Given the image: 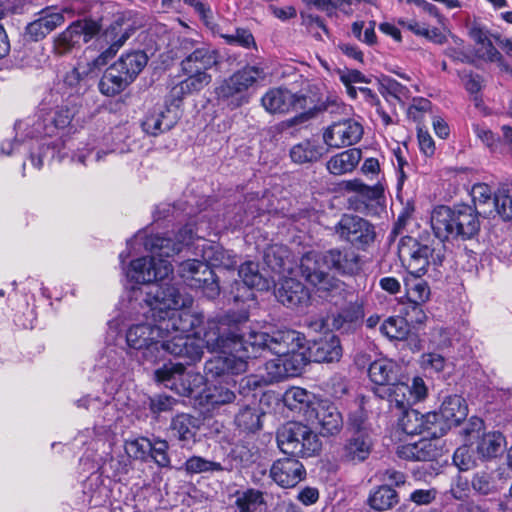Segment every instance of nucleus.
<instances>
[{
  "mask_svg": "<svg viewBox=\"0 0 512 512\" xmlns=\"http://www.w3.org/2000/svg\"><path fill=\"white\" fill-rule=\"evenodd\" d=\"M145 321L131 325L126 332L130 348L141 351L143 358L156 362L164 352L183 358L186 364L200 361L201 338L195 331L202 323V313L189 308L193 298L181 294L173 285H152L146 291Z\"/></svg>",
  "mask_w": 512,
  "mask_h": 512,
  "instance_id": "1",
  "label": "nucleus"
},
{
  "mask_svg": "<svg viewBox=\"0 0 512 512\" xmlns=\"http://www.w3.org/2000/svg\"><path fill=\"white\" fill-rule=\"evenodd\" d=\"M248 319L246 312H233L208 322L202 345L219 353L206 362L208 375L241 374L247 370V360L256 357L259 351L267 349L274 354L273 346L278 344L274 339L285 330L275 331L272 335L259 332L248 325Z\"/></svg>",
  "mask_w": 512,
  "mask_h": 512,
  "instance_id": "2",
  "label": "nucleus"
},
{
  "mask_svg": "<svg viewBox=\"0 0 512 512\" xmlns=\"http://www.w3.org/2000/svg\"><path fill=\"white\" fill-rule=\"evenodd\" d=\"M194 222L190 221L172 237L159 235L146 237L144 247L151 253L150 256L133 260L126 272L128 279L138 284H151L169 277L173 266L169 258L178 254L183 247L189 246L195 237L197 245L195 254L200 255L208 267L233 269L236 266V255L225 250L219 244L204 239L206 233L202 225L197 226L194 232Z\"/></svg>",
  "mask_w": 512,
  "mask_h": 512,
  "instance_id": "3",
  "label": "nucleus"
},
{
  "mask_svg": "<svg viewBox=\"0 0 512 512\" xmlns=\"http://www.w3.org/2000/svg\"><path fill=\"white\" fill-rule=\"evenodd\" d=\"M324 267L336 270L339 274L350 275L352 273V261L347 253L340 250H330L324 254L309 251L300 260L302 277L310 284L320 296L334 290H339L341 282L324 271Z\"/></svg>",
  "mask_w": 512,
  "mask_h": 512,
  "instance_id": "4",
  "label": "nucleus"
},
{
  "mask_svg": "<svg viewBox=\"0 0 512 512\" xmlns=\"http://www.w3.org/2000/svg\"><path fill=\"white\" fill-rule=\"evenodd\" d=\"M430 223L435 236L443 243L449 239H473L481 226L477 209L468 204L438 205L431 212Z\"/></svg>",
  "mask_w": 512,
  "mask_h": 512,
  "instance_id": "5",
  "label": "nucleus"
},
{
  "mask_svg": "<svg viewBox=\"0 0 512 512\" xmlns=\"http://www.w3.org/2000/svg\"><path fill=\"white\" fill-rule=\"evenodd\" d=\"M220 63V55L216 49L201 44L193 49L182 61L181 71L186 76L172 87L171 96L181 101L185 96L199 93L212 81L208 72Z\"/></svg>",
  "mask_w": 512,
  "mask_h": 512,
  "instance_id": "6",
  "label": "nucleus"
},
{
  "mask_svg": "<svg viewBox=\"0 0 512 512\" xmlns=\"http://www.w3.org/2000/svg\"><path fill=\"white\" fill-rule=\"evenodd\" d=\"M76 114V107L68 103L48 109L43 104L38 113L16 123L17 132L31 131L28 135L31 138L41 136H56L60 131L65 130Z\"/></svg>",
  "mask_w": 512,
  "mask_h": 512,
  "instance_id": "7",
  "label": "nucleus"
},
{
  "mask_svg": "<svg viewBox=\"0 0 512 512\" xmlns=\"http://www.w3.org/2000/svg\"><path fill=\"white\" fill-rule=\"evenodd\" d=\"M266 72L262 67L247 65L234 72L217 88L216 95L220 101L226 102L233 108L248 102L246 92L266 79Z\"/></svg>",
  "mask_w": 512,
  "mask_h": 512,
  "instance_id": "8",
  "label": "nucleus"
},
{
  "mask_svg": "<svg viewBox=\"0 0 512 512\" xmlns=\"http://www.w3.org/2000/svg\"><path fill=\"white\" fill-rule=\"evenodd\" d=\"M279 449L293 456L312 457L321 450V441L311 428L300 422H288L277 431Z\"/></svg>",
  "mask_w": 512,
  "mask_h": 512,
  "instance_id": "9",
  "label": "nucleus"
},
{
  "mask_svg": "<svg viewBox=\"0 0 512 512\" xmlns=\"http://www.w3.org/2000/svg\"><path fill=\"white\" fill-rule=\"evenodd\" d=\"M399 249L400 253L407 252L409 255L408 274L416 276L425 275L431 263L434 266H442L445 260L446 247L441 240L430 246L411 236H405L400 240Z\"/></svg>",
  "mask_w": 512,
  "mask_h": 512,
  "instance_id": "10",
  "label": "nucleus"
},
{
  "mask_svg": "<svg viewBox=\"0 0 512 512\" xmlns=\"http://www.w3.org/2000/svg\"><path fill=\"white\" fill-rule=\"evenodd\" d=\"M304 340V337L294 330H285L274 339L278 343L273 346L274 354L281 356L289 377L300 374L310 361L304 349Z\"/></svg>",
  "mask_w": 512,
  "mask_h": 512,
  "instance_id": "11",
  "label": "nucleus"
},
{
  "mask_svg": "<svg viewBox=\"0 0 512 512\" xmlns=\"http://www.w3.org/2000/svg\"><path fill=\"white\" fill-rule=\"evenodd\" d=\"M155 377L165 387L182 396H191L204 381L200 373L186 371L182 363H168L156 370Z\"/></svg>",
  "mask_w": 512,
  "mask_h": 512,
  "instance_id": "12",
  "label": "nucleus"
},
{
  "mask_svg": "<svg viewBox=\"0 0 512 512\" xmlns=\"http://www.w3.org/2000/svg\"><path fill=\"white\" fill-rule=\"evenodd\" d=\"M178 274L189 287L202 289L206 297L214 299L219 295L220 287L215 274L203 259L182 262L179 265Z\"/></svg>",
  "mask_w": 512,
  "mask_h": 512,
  "instance_id": "13",
  "label": "nucleus"
},
{
  "mask_svg": "<svg viewBox=\"0 0 512 512\" xmlns=\"http://www.w3.org/2000/svg\"><path fill=\"white\" fill-rule=\"evenodd\" d=\"M129 38L127 32H122L120 24L115 23L110 26L102 35L98 36L99 43L109 44V47L104 49L97 57L88 61L86 64L80 63L75 71L80 75H95L97 72L107 64L108 60L113 58L120 47Z\"/></svg>",
  "mask_w": 512,
  "mask_h": 512,
  "instance_id": "14",
  "label": "nucleus"
},
{
  "mask_svg": "<svg viewBox=\"0 0 512 512\" xmlns=\"http://www.w3.org/2000/svg\"><path fill=\"white\" fill-rule=\"evenodd\" d=\"M101 30L99 22L92 19L77 20L70 24L54 41L55 51L62 55L87 43L98 36Z\"/></svg>",
  "mask_w": 512,
  "mask_h": 512,
  "instance_id": "15",
  "label": "nucleus"
},
{
  "mask_svg": "<svg viewBox=\"0 0 512 512\" xmlns=\"http://www.w3.org/2000/svg\"><path fill=\"white\" fill-rule=\"evenodd\" d=\"M261 104L270 114H287L305 109L307 97L284 87H273L262 96Z\"/></svg>",
  "mask_w": 512,
  "mask_h": 512,
  "instance_id": "16",
  "label": "nucleus"
},
{
  "mask_svg": "<svg viewBox=\"0 0 512 512\" xmlns=\"http://www.w3.org/2000/svg\"><path fill=\"white\" fill-rule=\"evenodd\" d=\"M207 378L212 381L201 393V403L215 409L234 402L236 382L232 379L233 373H225L218 377H211L205 370Z\"/></svg>",
  "mask_w": 512,
  "mask_h": 512,
  "instance_id": "17",
  "label": "nucleus"
},
{
  "mask_svg": "<svg viewBox=\"0 0 512 512\" xmlns=\"http://www.w3.org/2000/svg\"><path fill=\"white\" fill-rule=\"evenodd\" d=\"M384 199V186L381 183L370 186L354 178V212L377 216Z\"/></svg>",
  "mask_w": 512,
  "mask_h": 512,
  "instance_id": "18",
  "label": "nucleus"
},
{
  "mask_svg": "<svg viewBox=\"0 0 512 512\" xmlns=\"http://www.w3.org/2000/svg\"><path fill=\"white\" fill-rule=\"evenodd\" d=\"M308 411L307 421L318 426L323 436L334 435L341 430L342 416L337 407L329 400L319 399L312 410Z\"/></svg>",
  "mask_w": 512,
  "mask_h": 512,
  "instance_id": "19",
  "label": "nucleus"
},
{
  "mask_svg": "<svg viewBox=\"0 0 512 512\" xmlns=\"http://www.w3.org/2000/svg\"><path fill=\"white\" fill-rule=\"evenodd\" d=\"M271 479L281 488H293L306 477L304 465L294 457H285L273 462Z\"/></svg>",
  "mask_w": 512,
  "mask_h": 512,
  "instance_id": "20",
  "label": "nucleus"
},
{
  "mask_svg": "<svg viewBox=\"0 0 512 512\" xmlns=\"http://www.w3.org/2000/svg\"><path fill=\"white\" fill-rule=\"evenodd\" d=\"M359 407L361 413L358 419L354 418V460H366L373 448V439L371 429L365 424L368 412L365 408L367 398L363 395H358Z\"/></svg>",
  "mask_w": 512,
  "mask_h": 512,
  "instance_id": "21",
  "label": "nucleus"
},
{
  "mask_svg": "<svg viewBox=\"0 0 512 512\" xmlns=\"http://www.w3.org/2000/svg\"><path fill=\"white\" fill-rule=\"evenodd\" d=\"M178 111L169 107L154 108L142 121L143 130L152 136H157L170 130L177 123Z\"/></svg>",
  "mask_w": 512,
  "mask_h": 512,
  "instance_id": "22",
  "label": "nucleus"
},
{
  "mask_svg": "<svg viewBox=\"0 0 512 512\" xmlns=\"http://www.w3.org/2000/svg\"><path fill=\"white\" fill-rule=\"evenodd\" d=\"M275 295L279 302L290 308L306 305L310 299L306 287L294 278H284Z\"/></svg>",
  "mask_w": 512,
  "mask_h": 512,
  "instance_id": "23",
  "label": "nucleus"
},
{
  "mask_svg": "<svg viewBox=\"0 0 512 512\" xmlns=\"http://www.w3.org/2000/svg\"><path fill=\"white\" fill-rule=\"evenodd\" d=\"M432 438L423 437L418 442L408 443L398 447L400 458L414 461H433L440 456V450Z\"/></svg>",
  "mask_w": 512,
  "mask_h": 512,
  "instance_id": "24",
  "label": "nucleus"
},
{
  "mask_svg": "<svg viewBox=\"0 0 512 512\" xmlns=\"http://www.w3.org/2000/svg\"><path fill=\"white\" fill-rule=\"evenodd\" d=\"M401 367L393 360L381 358L374 360L367 369L371 382L380 386H390L400 379Z\"/></svg>",
  "mask_w": 512,
  "mask_h": 512,
  "instance_id": "25",
  "label": "nucleus"
},
{
  "mask_svg": "<svg viewBox=\"0 0 512 512\" xmlns=\"http://www.w3.org/2000/svg\"><path fill=\"white\" fill-rule=\"evenodd\" d=\"M65 21L60 12H42L40 16L26 26V35L33 41L45 38Z\"/></svg>",
  "mask_w": 512,
  "mask_h": 512,
  "instance_id": "26",
  "label": "nucleus"
},
{
  "mask_svg": "<svg viewBox=\"0 0 512 512\" xmlns=\"http://www.w3.org/2000/svg\"><path fill=\"white\" fill-rule=\"evenodd\" d=\"M238 275L248 289H246V295L236 294L234 296L235 301L252 297L253 294L249 291L250 288H256L260 291L270 288V281L260 273L258 264L253 261L243 263L239 268Z\"/></svg>",
  "mask_w": 512,
  "mask_h": 512,
  "instance_id": "27",
  "label": "nucleus"
},
{
  "mask_svg": "<svg viewBox=\"0 0 512 512\" xmlns=\"http://www.w3.org/2000/svg\"><path fill=\"white\" fill-rule=\"evenodd\" d=\"M169 429L172 436L178 439L184 447L191 442H195L199 421L189 414L180 413L172 418Z\"/></svg>",
  "mask_w": 512,
  "mask_h": 512,
  "instance_id": "28",
  "label": "nucleus"
},
{
  "mask_svg": "<svg viewBox=\"0 0 512 512\" xmlns=\"http://www.w3.org/2000/svg\"><path fill=\"white\" fill-rule=\"evenodd\" d=\"M307 354L310 361L318 363L338 360L341 356L339 340L332 335L329 339L314 341L308 347Z\"/></svg>",
  "mask_w": 512,
  "mask_h": 512,
  "instance_id": "29",
  "label": "nucleus"
},
{
  "mask_svg": "<svg viewBox=\"0 0 512 512\" xmlns=\"http://www.w3.org/2000/svg\"><path fill=\"white\" fill-rule=\"evenodd\" d=\"M318 400L313 393L301 387H291L283 395L285 406L292 411L302 413L306 419L309 414L308 410H312Z\"/></svg>",
  "mask_w": 512,
  "mask_h": 512,
  "instance_id": "30",
  "label": "nucleus"
},
{
  "mask_svg": "<svg viewBox=\"0 0 512 512\" xmlns=\"http://www.w3.org/2000/svg\"><path fill=\"white\" fill-rule=\"evenodd\" d=\"M438 411L451 429L467 417L468 407L462 396L449 395L444 398Z\"/></svg>",
  "mask_w": 512,
  "mask_h": 512,
  "instance_id": "31",
  "label": "nucleus"
},
{
  "mask_svg": "<svg viewBox=\"0 0 512 512\" xmlns=\"http://www.w3.org/2000/svg\"><path fill=\"white\" fill-rule=\"evenodd\" d=\"M147 61L144 52L136 51L122 55L114 66L132 83L147 65Z\"/></svg>",
  "mask_w": 512,
  "mask_h": 512,
  "instance_id": "32",
  "label": "nucleus"
},
{
  "mask_svg": "<svg viewBox=\"0 0 512 512\" xmlns=\"http://www.w3.org/2000/svg\"><path fill=\"white\" fill-rule=\"evenodd\" d=\"M130 84V81L112 64L100 79L99 90L103 95L115 96Z\"/></svg>",
  "mask_w": 512,
  "mask_h": 512,
  "instance_id": "33",
  "label": "nucleus"
},
{
  "mask_svg": "<svg viewBox=\"0 0 512 512\" xmlns=\"http://www.w3.org/2000/svg\"><path fill=\"white\" fill-rule=\"evenodd\" d=\"M352 125L349 119L333 123L323 135L330 147L340 148L351 144Z\"/></svg>",
  "mask_w": 512,
  "mask_h": 512,
  "instance_id": "34",
  "label": "nucleus"
},
{
  "mask_svg": "<svg viewBox=\"0 0 512 512\" xmlns=\"http://www.w3.org/2000/svg\"><path fill=\"white\" fill-rule=\"evenodd\" d=\"M375 85L380 94L391 104H393L391 99L404 104V101L410 97V90L392 77L383 76L375 79Z\"/></svg>",
  "mask_w": 512,
  "mask_h": 512,
  "instance_id": "35",
  "label": "nucleus"
},
{
  "mask_svg": "<svg viewBox=\"0 0 512 512\" xmlns=\"http://www.w3.org/2000/svg\"><path fill=\"white\" fill-rule=\"evenodd\" d=\"M375 239V226L364 218L354 216V249L368 252Z\"/></svg>",
  "mask_w": 512,
  "mask_h": 512,
  "instance_id": "36",
  "label": "nucleus"
},
{
  "mask_svg": "<svg viewBox=\"0 0 512 512\" xmlns=\"http://www.w3.org/2000/svg\"><path fill=\"white\" fill-rule=\"evenodd\" d=\"M78 407H83L85 409L97 410L103 406L105 414L103 416L104 422L107 424L104 426H95V432L98 435L106 434L111 430V422H113L115 417V407L108 400L104 402L101 401L98 397L91 398L89 396L83 397L76 402Z\"/></svg>",
  "mask_w": 512,
  "mask_h": 512,
  "instance_id": "37",
  "label": "nucleus"
},
{
  "mask_svg": "<svg viewBox=\"0 0 512 512\" xmlns=\"http://www.w3.org/2000/svg\"><path fill=\"white\" fill-rule=\"evenodd\" d=\"M325 153V148L313 141L306 140L294 145L290 151L293 162L303 164L319 160Z\"/></svg>",
  "mask_w": 512,
  "mask_h": 512,
  "instance_id": "38",
  "label": "nucleus"
},
{
  "mask_svg": "<svg viewBox=\"0 0 512 512\" xmlns=\"http://www.w3.org/2000/svg\"><path fill=\"white\" fill-rule=\"evenodd\" d=\"M388 400L391 408H396L403 412L414 404L409 390V384L402 382L400 379L387 389Z\"/></svg>",
  "mask_w": 512,
  "mask_h": 512,
  "instance_id": "39",
  "label": "nucleus"
},
{
  "mask_svg": "<svg viewBox=\"0 0 512 512\" xmlns=\"http://www.w3.org/2000/svg\"><path fill=\"white\" fill-rule=\"evenodd\" d=\"M404 287L409 302L425 303L430 297V288L422 276L408 274L404 279Z\"/></svg>",
  "mask_w": 512,
  "mask_h": 512,
  "instance_id": "40",
  "label": "nucleus"
},
{
  "mask_svg": "<svg viewBox=\"0 0 512 512\" xmlns=\"http://www.w3.org/2000/svg\"><path fill=\"white\" fill-rule=\"evenodd\" d=\"M235 505L239 512H262L265 506L263 493L256 489L237 492Z\"/></svg>",
  "mask_w": 512,
  "mask_h": 512,
  "instance_id": "41",
  "label": "nucleus"
},
{
  "mask_svg": "<svg viewBox=\"0 0 512 512\" xmlns=\"http://www.w3.org/2000/svg\"><path fill=\"white\" fill-rule=\"evenodd\" d=\"M477 443V453L483 459L497 457L502 452L504 437L500 432L483 433Z\"/></svg>",
  "mask_w": 512,
  "mask_h": 512,
  "instance_id": "42",
  "label": "nucleus"
},
{
  "mask_svg": "<svg viewBox=\"0 0 512 512\" xmlns=\"http://www.w3.org/2000/svg\"><path fill=\"white\" fill-rule=\"evenodd\" d=\"M398 503L397 492L389 485L379 486L369 495L368 504L376 511H384Z\"/></svg>",
  "mask_w": 512,
  "mask_h": 512,
  "instance_id": "43",
  "label": "nucleus"
},
{
  "mask_svg": "<svg viewBox=\"0 0 512 512\" xmlns=\"http://www.w3.org/2000/svg\"><path fill=\"white\" fill-rule=\"evenodd\" d=\"M381 332L390 340L403 341L410 334L408 319L402 316H391L381 325Z\"/></svg>",
  "mask_w": 512,
  "mask_h": 512,
  "instance_id": "44",
  "label": "nucleus"
},
{
  "mask_svg": "<svg viewBox=\"0 0 512 512\" xmlns=\"http://www.w3.org/2000/svg\"><path fill=\"white\" fill-rule=\"evenodd\" d=\"M423 424L422 435L427 438L438 439L450 430L449 424H446L439 411L423 414Z\"/></svg>",
  "mask_w": 512,
  "mask_h": 512,
  "instance_id": "45",
  "label": "nucleus"
},
{
  "mask_svg": "<svg viewBox=\"0 0 512 512\" xmlns=\"http://www.w3.org/2000/svg\"><path fill=\"white\" fill-rule=\"evenodd\" d=\"M83 492L92 506H100L107 496L106 488L102 485L101 476L92 473L83 484Z\"/></svg>",
  "mask_w": 512,
  "mask_h": 512,
  "instance_id": "46",
  "label": "nucleus"
},
{
  "mask_svg": "<svg viewBox=\"0 0 512 512\" xmlns=\"http://www.w3.org/2000/svg\"><path fill=\"white\" fill-rule=\"evenodd\" d=\"M261 413L256 406H245L235 417L236 425L249 432H254L261 427Z\"/></svg>",
  "mask_w": 512,
  "mask_h": 512,
  "instance_id": "47",
  "label": "nucleus"
},
{
  "mask_svg": "<svg viewBox=\"0 0 512 512\" xmlns=\"http://www.w3.org/2000/svg\"><path fill=\"white\" fill-rule=\"evenodd\" d=\"M399 418V426L407 435H422L423 433V414L415 409H407Z\"/></svg>",
  "mask_w": 512,
  "mask_h": 512,
  "instance_id": "48",
  "label": "nucleus"
},
{
  "mask_svg": "<svg viewBox=\"0 0 512 512\" xmlns=\"http://www.w3.org/2000/svg\"><path fill=\"white\" fill-rule=\"evenodd\" d=\"M184 466L189 474L213 473L224 470L220 462L210 461L200 456L188 458Z\"/></svg>",
  "mask_w": 512,
  "mask_h": 512,
  "instance_id": "49",
  "label": "nucleus"
},
{
  "mask_svg": "<svg viewBox=\"0 0 512 512\" xmlns=\"http://www.w3.org/2000/svg\"><path fill=\"white\" fill-rule=\"evenodd\" d=\"M103 473H107L108 477L115 481H120L122 476L126 475L130 470V461L125 456L111 457L102 467Z\"/></svg>",
  "mask_w": 512,
  "mask_h": 512,
  "instance_id": "50",
  "label": "nucleus"
},
{
  "mask_svg": "<svg viewBox=\"0 0 512 512\" xmlns=\"http://www.w3.org/2000/svg\"><path fill=\"white\" fill-rule=\"evenodd\" d=\"M151 451V441L147 438H138L127 440L125 442V452L127 458L145 461Z\"/></svg>",
  "mask_w": 512,
  "mask_h": 512,
  "instance_id": "51",
  "label": "nucleus"
},
{
  "mask_svg": "<svg viewBox=\"0 0 512 512\" xmlns=\"http://www.w3.org/2000/svg\"><path fill=\"white\" fill-rule=\"evenodd\" d=\"M328 170L335 175H342L352 171V152L345 150L333 156L327 163Z\"/></svg>",
  "mask_w": 512,
  "mask_h": 512,
  "instance_id": "52",
  "label": "nucleus"
},
{
  "mask_svg": "<svg viewBox=\"0 0 512 512\" xmlns=\"http://www.w3.org/2000/svg\"><path fill=\"white\" fill-rule=\"evenodd\" d=\"M288 251L282 246H271L265 251L264 259L267 265L274 271H281L284 268V259Z\"/></svg>",
  "mask_w": 512,
  "mask_h": 512,
  "instance_id": "53",
  "label": "nucleus"
},
{
  "mask_svg": "<svg viewBox=\"0 0 512 512\" xmlns=\"http://www.w3.org/2000/svg\"><path fill=\"white\" fill-rule=\"evenodd\" d=\"M221 37L225 39L227 44L238 45L246 49L256 45L252 33L243 28L236 29L234 34H222Z\"/></svg>",
  "mask_w": 512,
  "mask_h": 512,
  "instance_id": "54",
  "label": "nucleus"
},
{
  "mask_svg": "<svg viewBox=\"0 0 512 512\" xmlns=\"http://www.w3.org/2000/svg\"><path fill=\"white\" fill-rule=\"evenodd\" d=\"M446 358L436 352L423 353L420 357V365L425 371L442 372L446 367Z\"/></svg>",
  "mask_w": 512,
  "mask_h": 512,
  "instance_id": "55",
  "label": "nucleus"
},
{
  "mask_svg": "<svg viewBox=\"0 0 512 512\" xmlns=\"http://www.w3.org/2000/svg\"><path fill=\"white\" fill-rule=\"evenodd\" d=\"M169 445L165 440H156L154 443L151 442V451L149 456L155 461V463L162 468L170 467V458L168 456Z\"/></svg>",
  "mask_w": 512,
  "mask_h": 512,
  "instance_id": "56",
  "label": "nucleus"
},
{
  "mask_svg": "<svg viewBox=\"0 0 512 512\" xmlns=\"http://www.w3.org/2000/svg\"><path fill=\"white\" fill-rule=\"evenodd\" d=\"M265 370L267 373V382H278L289 377L281 356H276L275 359L267 361L265 364Z\"/></svg>",
  "mask_w": 512,
  "mask_h": 512,
  "instance_id": "57",
  "label": "nucleus"
},
{
  "mask_svg": "<svg viewBox=\"0 0 512 512\" xmlns=\"http://www.w3.org/2000/svg\"><path fill=\"white\" fill-rule=\"evenodd\" d=\"M494 205L498 215L504 221L512 220V197L505 191H499L494 195Z\"/></svg>",
  "mask_w": 512,
  "mask_h": 512,
  "instance_id": "58",
  "label": "nucleus"
},
{
  "mask_svg": "<svg viewBox=\"0 0 512 512\" xmlns=\"http://www.w3.org/2000/svg\"><path fill=\"white\" fill-rule=\"evenodd\" d=\"M453 462L461 471H467L475 465V460L468 446L458 447L453 454Z\"/></svg>",
  "mask_w": 512,
  "mask_h": 512,
  "instance_id": "59",
  "label": "nucleus"
},
{
  "mask_svg": "<svg viewBox=\"0 0 512 512\" xmlns=\"http://www.w3.org/2000/svg\"><path fill=\"white\" fill-rule=\"evenodd\" d=\"M177 404V400L167 395H155L150 398V410L153 414L168 412Z\"/></svg>",
  "mask_w": 512,
  "mask_h": 512,
  "instance_id": "60",
  "label": "nucleus"
},
{
  "mask_svg": "<svg viewBox=\"0 0 512 512\" xmlns=\"http://www.w3.org/2000/svg\"><path fill=\"white\" fill-rule=\"evenodd\" d=\"M363 28V22L354 21V37H357L359 40L368 45L375 44L377 40L375 34V21H370L368 26L365 27L364 32H362Z\"/></svg>",
  "mask_w": 512,
  "mask_h": 512,
  "instance_id": "61",
  "label": "nucleus"
},
{
  "mask_svg": "<svg viewBox=\"0 0 512 512\" xmlns=\"http://www.w3.org/2000/svg\"><path fill=\"white\" fill-rule=\"evenodd\" d=\"M473 132L479 138L483 144H485L491 150H495L500 138L498 135L493 133L489 128L480 124H473Z\"/></svg>",
  "mask_w": 512,
  "mask_h": 512,
  "instance_id": "62",
  "label": "nucleus"
},
{
  "mask_svg": "<svg viewBox=\"0 0 512 512\" xmlns=\"http://www.w3.org/2000/svg\"><path fill=\"white\" fill-rule=\"evenodd\" d=\"M417 138L420 151L427 157L433 156L435 153V142L429 132L418 127Z\"/></svg>",
  "mask_w": 512,
  "mask_h": 512,
  "instance_id": "63",
  "label": "nucleus"
},
{
  "mask_svg": "<svg viewBox=\"0 0 512 512\" xmlns=\"http://www.w3.org/2000/svg\"><path fill=\"white\" fill-rule=\"evenodd\" d=\"M437 491L434 488L431 489H416L411 492L409 500L416 505H428L432 503L436 498Z\"/></svg>",
  "mask_w": 512,
  "mask_h": 512,
  "instance_id": "64",
  "label": "nucleus"
}]
</instances>
